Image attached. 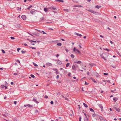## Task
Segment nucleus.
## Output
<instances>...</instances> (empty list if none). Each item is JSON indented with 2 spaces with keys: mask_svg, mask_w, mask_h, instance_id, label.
Returning <instances> with one entry per match:
<instances>
[{
  "mask_svg": "<svg viewBox=\"0 0 121 121\" xmlns=\"http://www.w3.org/2000/svg\"><path fill=\"white\" fill-rule=\"evenodd\" d=\"M73 51L76 53H77V52H78V53L79 54H81V52L80 51H79L77 49H76V48L75 47H74L73 49Z\"/></svg>",
  "mask_w": 121,
  "mask_h": 121,
  "instance_id": "nucleus-1",
  "label": "nucleus"
},
{
  "mask_svg": "<svg viewBox=\"0 0 121 121\" xmlns=\"http://www.w3.org/2000/svg\"><path fill=\"white\" fill-rule=\"evenodd\" d=\"M55 61H57V64L59 65H61L62 64V62L59 60H55Z\"/></svg>",
  "mask_w": 121,
  "mask_h": 121,
  "instance_id": "nucleus-2",
  "label": "nucleus"
},
{
  "mask_svg": "<svg viewBox=\"0 0 121 121\" xmlns=\"http://www.w3.org/2000/svg\"><path fill=\"white\" fill-rule=\"evenodd\" d=\"M99 118L101 121H107L106 119L104 118L102 116H100L99 117Z\"/></svg>",
  "mask_w": 121,
  "mask_h": 121,
  "instance_id": "nucleus-3",
  "label": "nucleus"
},
{
  "mask_svg": "<svg viewBox=\"0 0 121 121\" xmlns=\"http://www.w3.org/2000/svg\"><path fill=\"white\" fill-rule=\"evenodd\" d=\"M72 69L74 71H76L77 70L75 66V65H73L72 67Z\"/></svg>",
  "mask_w": 121,
  "mask_h": 121,
  "instance_id": "nucleus-4",
  "label": "nucleus"
},
{
  "mask_svg": "<svg viewBox=\"0 0 121 121\" xmlns=\"http://www.w3.org/2000/svg\"><path fill=\"white\" fill-rule=\"evenodd\" d=\"M24 107H26V106H28L29 108H31L33 106V105L30 104H28L27 105H24Z\"/></svg>",
  "mask_w": 121,
  "mask_h": 121,
  "instance_id": "nucleus-5",
  "label": "nucleus"
},
{
  "mask_svg": "<svg viewBox=\"0 0 121 121\" xmlns=\"http://www.w3.org/2000/svg\"><path fill=\"white\" fill-rule=\"evenodd\" d=\"M21 17L23 20H25L26 19V17L25 15H22Z\"/></svg>",
  "mask_w": 121,
  "mask_h": 121,
  "instance_id": "nucleus-6",
  "label": "nucleus"
},
{
  "mask_svg": "<svg viewBox=\"0 0 121 121\" xmlns=\"http://www.w3.org/2000/svg\"><path fill=\"white\" fill-rule=\"evenodd\" d=\"M15 26L16 28H20L21 26V25L19 24H17Z\"/></svg>",
  "mask_w": 121,
  "mask_h": 121,
  "instance_id": "nucleus-7",
  "label": "nucleus"
},
{
  "mask_svg": "<svg viewBox=\"0 0 121 121\" xmlns=\"http://www.w3.org/2000/svg\"><path fill=\"white\" fill-rule=\"evenodd\" d=\"M75 33V35H76L78 36H80V37H81L82 36V35L76 32L75 33Z\"/></svg>",
  "mask_w": 121,
  "mask_h": 121,
  "instance_id": "nucleus-8",
  "label": "nucleus"
},
{
  "mask_svg": "<svg viewBox=\"0 0 121 121\" xmlns=\"http://www.w3.org/2000/svg\"><path fill=\"white\" fill-rule=\"evenodd\" d=\"M118 99V98L117 97H114L113 98V100L114 102H116L117 100Z\"/></svg>",
  "mask_w": 121,
  "mask_h": 121,
  "instance_id": "nucleus-9",
  "label": "nucleus"
},
{
  "mask_svg": "<svg viewBox=\"0 0 121 121\" xmlns=\"http://www.w3.org/2000/svg\"><path fill=\"white\" fill-rule=\"evenodd\" d=\"M33 101H34V102L36 103L37 104H38L39 103V102L36 100V99L35 98H34L33 99Z\"/></svg>",
  "mask_w": 121,
  "mask_h": 121,
  "instance_id": "nucleus-10",
  "label": "nucleus"
},
{
  "mask_svg": "<svg viewBox=\"0 0 121 121\" xmlns=\"http://www.w3.org/2000/svg\"><path fill=\"white\" fill-rule=\"evenodd\" d=\"M99 107L102 110H103V107L102 105L101 104H100L99 105Z\"/></svg>",
  "mask_w": 121,
  "mask_h": 121,
  "instance_id": "nucleus-11",
  "label": "nucleus"
},
{
  "mask_svg": "<svg viewBox=\"0 0 121 121\" xmlns=\"http://www.w3.org/2000/svg\"><path fill=\"white\" fill-rule=\"evenodd\" d=\"M101 6H100V5H97V6H95V8H97L98 9H99V8H101Z\"/></svg>",
  "mask_w": 121,
  "mask_h": 121,
  "instance_id": "nucleus-12",
  "label": "nucleus"
},
{
  "mask_svg": "<svg viewBox=\"0 0 121 121\" xmlns=\"http://www.w3.org/2000/svg\"><path fill=\"white\" fill-rule=\"evenodd\" d=\"M91 79L95 83H96L97 82L95 80V79L92 78H91Z\"/></svg>",
  "mask_w": 121,
  "mask_h": 121,
  "instance_id": "nucleus-13",
  "label": "nucleus"
},
{
  "mask_svg": "<svg viewBox=\"0 0 121 121\" xmlns=\"http://www.w3.org/2000/svg\"><path fill=\"white\" fill-rule=\"evenodd\" d=\"M48 9H49L48 8H44V10L45 12H47V11Z\"/></svg>",
  "mask_w": 121,
  "mask_h": 121,
  "instance_id": "nucleus-14",
  "label": "nucleus"
},
{
  "mask_svg": "<svg viewBox=\"0 0 121 121\" xmlns=\"http://www.w3.org/2000/svg\"><path fill=\"white\" fill-rule=\"evenodd\" d=\"M101 57H102L105 60H107L106 59V58L104 57V56L103 55H101Z\"/></svg>",
  "mask_w": 121,
  "mask_h": 121,
  "instance_id": "nucleus-15",
  "label": "nucleus"
},
{
  "mask_svg": "<svg viewBox=\"0 0 121 121\" xmlns=\"http://www.w3.org/2000/svg\"><path fill=\"white\" fill-rule=\"evenodd\" d=\"M63 10L65 11L66 12H69L70 11V10L69 9H64Z\"/></svg>",
  "mask_w": 121,
  "mask_h": 121,
  "instance_id": "nucleus-16",
  "label": "nucleus"
},
{
  "mask_svg": "<svg viewBox=\"0 0 121 121\" xmlns=\"http://www.w3.org/2000/svg\"><path fill=\"white\" fill-rule=\"evenodd\" d=\"M55 1L56 2H64V0H56Z\"/></svg>",
  "mask_w": 121,
  "mask_h": 121,
  "instance_id": "nucleus-17",
  "label": "nucleus"
},
{
  "mask_svg": "<svg viewBox=\"0 0 121 121\" xmlns=\"http://www.w3.org/2000/svg\"><path fill=\"white\" fill-rule=\"evenodd\" d=\"M47 65L48 66H51L52 65V64L51 63H47Z\"/></svg>",
  "mask_w": 121,
  "mask_h": 121,
  "instance_id": "nucleus-18",
  "label": "nucleus"
},
{
  "mask_svg": "<svg viewBox=\"0 0 121 121\" xmlns=\"http://www.w3.org/2000/svg\"><path fill=\"white\" fill-rule=\"evenodd\" d=\"M44 18L43 17L41 18H40V21H42L43 20H44Z\"/></svg>",
  "mask_w": 121,
  "mask_h": 121,
  "instance_id": "nucleus-19",
  "label": "nucleus"
},
{
  "mask_svg": "<svg viewBox=\"0 0 121 121\" xmlns=\"http://www.w3.org/2000/svg\"><path fill=\"white\" fill-rule=\"evenodd\" d=\"M83 105L86 108L88 107L87 105L84 103H83Z\"/></svg>",
  "mask_w": 121,
  "mask_h": 121,
  "instance_id": "nucleus-20",
  "label": "nucleus"
},
{
  "mask_svg": "<svg viewBox=\"0 0 121 121\" xmlns=\"http://www.w3.org/2000/svg\"><path fill=\"white\" fill-rule=\"evenodd\" d=\"M30 42L31 43H32V42H35V43H36V41H33L32 40H30Z\"/></svg>",
  "mask_w": 121,
  "mask_h": 121,
  "instance_id": "nucleus-21",
  "label": "nucleus"
},
{
  "mask_svg": "<svg viewBox=\"0 0 121 121\" xmlns=\"http://www.w3.org/2000/svg\"><path fill=\"white\" fill-rule=\"evenodd\" d=\"M56 73L57 74H58L60 73L58 71L57 69H56Z\"/></svg>",
  "mask_w": 121,
  "mask_h": 121,
  "instance_id": "nucleus-22",
  "label": "nucleus"
},
{
  "mask_svg": "<svg viewBox=\"0 0 121 121\" xmlns=\"http://www.w3.org/2000/svg\"><path fill=\"white\" fill-rule=\"evenodd\" d=\"M75 63H77L78 64H80L81 63V61H79L77 62H75Z\"/></svg>",
  "mask_w": 121,
  "mask_h": 121,
  "instance_id": "nucleus-23",
  "label": "nucleus"
},
{
  "mask_svg": "<svg viewBox=\"0 0 121 121\" xmlns=\"http://www.w3.org/2000/svg\"><path fill=\"white\" fill-rule=\"evenodd\" d=\"M73 6L75 7H82V6L81 5H75L74 6Z\"/></svg>",
  "mask_w": 121,
  "mask_h": 121,
  "instance_id": "nucleus-24",
  "label": "nucleus"
},
{
  "mask_svg": "<svg viewBox=\"0 0 121 121\" xmlns=\"http://www.w3.org/2000/svg\"><path fill=\"white\" fill-rule=\"evenodd\" d=\"M51 8L54 10H57V9L56 8L53 7L52 6L51 7Z\"/></svg>",
  "mask_w": 121,
  "mask_h": 121,
  "instance_id": "nucleus-25",
  "label": "nucleus"
},
{
  "mask_svg": "<svg viewBox=\"0 0 121 121\" xmlns=\"http://www.w3.org/2000/svg\"><path fill=\"white\" fill-rule=\"evenodd\" d=\"M32 5H30V6H29L27 8V9H30V8L32 7Z\"/></svg>",
  "mask_w": 121,
  "mask_h": 121,
  "instance_id": "nucleus-26",
  "label": "nucleus"
},
{
  "mask_svg": "<svg viewBox=\"0 0 121 121\" xmlns=\"http://www.w3.org/2000/svg\"><path fill=\"white\" fill-rule=\"evenodd\" d=\"M89 65L92 66H93L95 65L94 64L92 63H89Z\"/></svg>",
  "mask_w": 121,
  "mask_h": 121,
  "instance_id": "nucleus-27",
  "label": "nucleus"
},
{
  "mask_svg": "<svg viewBox=\"0 0 121 121\" xmlns=\"http://www.w3.org/2000/svg\"><path fill=\"white\" fill-rule=\"evenodd\" d=\"M61 43H57V45L58 46H60L61 45Z\"/></svg>",
  "mask_w": 121,
  "mask_h": 121,
  "instance_id": "nucleus-28",
  "label": "nucleus"
},
{
  "mask_svg": "<svg viewBox=\"0 0 121 121\" xmlns=\"http://www.w3.org/2000/svg\"><path fill=\"white\" fill-rule=\"evenodd\" d=\"M90 111L91 112H94V110L92 108H90Z\"/></svg>",
  "mask_w": 121,
  "mask_h": 121,
  "instance_id": "nucleus-29",
  "label": "nucleus"
},
{
  "mask_svg": "<svg viewBox=\"0 0 121 121\" xmlns=\"http://www.w3.org/2000/svg\"><path fill=\"white\" fill-rule=\"evenodd\" d=\"M35 12L32 10L31 11H30V13L32 14H34V13H35Z\"/></svg>",
  "mask_w": 121,
  "mask_h": 121,
  "instance_id": "nucleus-30",
  "label": "nucleus"
},
{
  "mask_svg": "<svg viewBox=\"0 0 121 121\" xmlns=\"http://www.w3.org/2000/svg\"><path fill=\"white\" fill-rule=\"evenodd\" d=\"M94 112V113L92 114V116L93 117H95L96 115L95 114Z\"/></svg>",
  "mask_w": 121,
  "mask_h": 121,
  "instance_id": "nucleus-31",
  "label": "nucleus"
},
{
  "mask_svg": "<svg viewBox=\"0 0 121 121\" xmlns=\"http://www.w3.org/2000/svg\"><path fill=\"white\" fill-rule=\"evenodd\" d=\"M33 64L35 66L37 67L38 66V65L34 62H33Z\"/></svg>",
  "mask_w": 121,
  "mask_h": 121,
  "instance_id": "nucleus-32",
  "label": "nucleus"
},
{
  "mask_svg": "<svg viewBox=\"0 0 121 121\" xmlns=\"http://www.w3.org/2000/svg\"><path fill=\"white\" fill-rule=\"evenodd\" d=\"M4 85H2L0 87L2 88H4Z\"/></svg>",
  "mask_w": 121,
  "mask_h": 121,
  "instance_id": "nucleus-33",
  "label": "nucleus"
},
{
  "mask_svg": "<svg viewBox=\"0 0 121 121\" xmlns=\"http://www.w3.org/2000/svg\"><path fill=\"white\" fill-rule=\"evenodd\" d=\"M5 86H6L8 85V83L7 82L5 81L4 83Z\"/></svg>",
  "mask_w": 121,
  "mask_h": 121,
  "instance_id": "nucleus-34",
  "label": "nucleus"
},
{
  "mask_svg": "<svg viewBox=\"0 0 121 121\" xmlns=\"http://www.w3.org/2000/svg\"><path fill=\"white\" fill-rule=\"evenodd\" d=\"M70 64L69 63H68L66 65V66L67 67H68L69 65Z\"/></svg>",
  "mask_w": 121,
  "mask_h": 121,
  "instance_id": "nucleus-35",
  "label": "nucleus"
},
{
  "mask_svg": "<svg viewBox=\"0 0 121 121\" xmlns=\"http://www.w3.org/2000/svg\"><path fill=\"white\" fill-rule=\"evenodd\" d=\"M82 117L81 116H80L79 119V121H81Z\"/></svg>",
  "mask_w": 121,
  "mask_h": 121,
  "instance_id": "nucleus-36",
  "label": "nucleus"
},
{
  "mask_svg": "<svg viewBox=\"0 0 121 121\" xmlns=\"http://www.w3.org/2000/svg\"><path fill=\"white\" fill-rule=\"evenodd\" d=\"M30 76L32 78H34L35 77V76L32 74H31L30 75Z\"/></svg>",
  "mask_w": 121,
  "mask_h": 121,
  "instance_id": "nucleus-37",
  "label": "nucleus"
},
{
  "mask_svg": "<svg viewBox=\"0 0 121 121\" xmlns=\"http://www.w3.org/2000/svg\"><path fill=\"white\" fill-rule=\"evenodd\" d=\"M26 51H24L23 50H22L21 51V52L23 54L24 53L26 52Z\"/></svg>",
  "mask_w": 121,
  "mask_h": 121,
  "instance_id": "nucleus-38",
  "label": "nucleus"
},
{
  "mask_svg": "<svg viewBox=\"0 0 121 121\" xmlns=\"http://www.w3.org/2000/svg\"><path fill=\"white\" fill-rule=\"evenodd\" d=\"M71 56L72 58H73L74 57V56L73 54H72L71 55Z\"/></svg>",
  "mask_w": 121,
  "mask_h": 121,
  "instance_id": "nucleus-39",
  "label": "nucleus"
},
{
  "mask_svg": "<svg viewBox=\"0 0 121 121\" xmlns=\"http://www.w3.org/2000/svg\"><path fill=\"white\" fill-rule=\"evenodd\" d=\"M88 11L92 13V12H93V10H88Z\"/></svg>",
  "mask_w": 121,
  "mask_h": 121,
  "instance_id": "nucleus-40",
  "label": "nucleus"
},
{
  "mask_svg": "<svg viewBox=\"0 0 121 121\" xmlns=\"http://www.w3.org/2000/svg\"><path fill=\"white\" fill-rule=\"evenodd\" d=\"M116 110L117 112H120V109L119 108H117V109H116Z\"/></svg>",
  "mask_w": 121,
  "mask_h": 121,
  "instance_id": "nucleus-41",
  "label": "nucleus"
},
{
  "mask_svg": "<svg viewBox=\"0 0 121 121\" xmlns=\"http://www.w3.org/2000/svg\"><path fill=\"white\" fill-rule=\"evenodd\" d=\"M1 51L2 52V53H5V51H4V50H3V49H2L1 50Z\"/></svg>",
  "mask_w": 121,
  "mask_h": 121,
  "instance_id": "nucleus-42",
  "label": "nucleus"
},
{
  "mask_svg": "<svg viewBox=\"0 0 121 121\" xmlns=\"http://www.w3.org/2000/svg\"><path fill=\"white\" fill-rule=\"evenodd\" d=\"M85 85H88L89 84V83H88L86 82L85 81Z\"/></svg>",
  "mask_w": 121,
  "mask_h": 121,
  "instance_id": "nucleus-43",
  "label": "nucleus"
},
{
  "mask_svg": "<svg viewBox=\"0 0 121 121\" xmlns=\"http://www.w3.org/2000/svg\"><path fill=\"white\" fill-rule=\"evenodd\" d=\"M92 13H93L94 14H95L96 13H97L96 12H95V11H93V12H92Z\"/></svg>",
  "mask_w": 121,
  "mask_h": 121,
  "instance_id": "nucleus-44",
  "label": "nucleus"
},
{
  "mask_svg": "<svg viewBox=\"0 0 121 121\" xmlns=\"http://www.w3.org/2000/svg\"><path fill=\"white\" fill-rule=\"evenodd\" d=\"M21 49L20 48H18L17 49V51L18 52H19V50H20V49Z\"/></svg>",
  "mask_w": 121,
  "mask_h": 121,
  "instance_id": "nucleus-45",
  "label": "nucleus"
},
{
  "mask_svg": "<svg viewBox=\"0 0 121 121\" xmlns=\"http://www.w3.org/2000/svg\"><path fill=\"white\" fill-rule=\"evenodd\" d=\"M104 49L105 50H107L108 51H110L109 49H107V48Z\"/></svg>",
  "mask_w": 121,
  "mask_h": 121,
  "instance_id": "nucleus-46",
  "label": "nucleus"
},
{
  "mask_svg": "<svg viewBox=\"0 0 121 121\" xmlns=\"http://www.w3.org/2000/svg\"><path fill=\"white\" fill-rule=\"evenodd\" d=\"M44 98L47 99V98H48V96L47 95H45L44 96Z\"/></svg>",
  "mask_w": 121,
  "mask_h": 121,
  "instance_id": "nucleus-47",
  "label": "nucleus"
},
{
  "mask_svg": "<svg viewBox=\"0 0 121 121\" xmlns=\"http://www.w3.org/2000/svg\"><path fill=\"white\" fill-rule=\"evenodd\" d=\"M16 61H17V62L19 63L20 64V60H16Z\"/></svg>",
  "mask_w": 121,
  "mask_h": 121,
  "instance_id": "nucleus-48",
  "label": "nucleus"
},
{
  "mask_svg": "<svg viewBox=\"0 0 121 121\" xmlns=\"http://www.w3.org/2000/svg\"><path fill=\"white\" fill-rule=\"evenodd\" d=\"M116 91V89H114L113 90H111V92H113L115 91Z\"/></svg>",
  "mask_w": 121,
  "mask_h": 121,
  "instance_id": "nucleus-49",
  "label": "nucleus"
},
{
  "mask_svg": "<svg viewBox=\"0 0 121 121\" xmlns=\"http://www.w3.org/2000/svg\"><path fill=\"white\" fill-rule=\"evenodd\" d=\"M117 53L119 55L121 56V55L119 54L118 51L117 52Z\"/></svg>",
  "mask_w": 121,
  "mask_h": 121,
  "instance_id": "nucleus-50",
  "label": "nucleus"
},
{
  "mask_svg": "<svg viewBox=\"0 0 121 121\" xmlns=\"http://www.w3.org/2000/svg\"><path fill=\"white\" fill-rule=\"evenodd\" d=\"M10 38L12 39H15V38L14 37H10Z\"/></svg>",
  "mask_w": 121,
  "mask_h": 121,
  "instance_id": "nucleus-51",
  "label": "nucleus"
},
{
  "mask_svg": "<svg viewBox=\"0 0 121 121\" xmlns=\"http://www.w3.org/2000/svg\"><path fill=\"white\" fill-rule=\"evenodd\" d=\"M71 74V73H69L68 74V76L69 77L70 76Z\"/></svg>",
  "mask_w": 121,
  "mask_h": 121,
  "instance_id": "nucleus-52",
  "label": "nucleus"
},
{
  "mask_svg": "<svg viewBox=\"0 0 121 121\" xmlns=\"http://www.w3.org/2000/svg\"><path fill=\"white\" fill-rule=\"evenodd\" d=\"M42 32H43V34H46V33L45 32L43 31H42Z\"/></svg>",
  "mask_w": 121,
  "mask_h": 121,
  "instance_id": "nucleus-53",
  "label": "nucleus"
},
{
  "mask_svg": "<svg viewBox=\"0 0 121 121\" xmlns=\"http://www.w3.org/2000/svg\"><path fill=\"white\" fill-rule=\"evenodd\" d=\"M53 102L52 101H51V102H50V103L51 104H53Z\"/></svg>",
  "mask_w": 121,
  "mask_h": 121,
  "instance_id": "nucleus-54",
  "label": "nucleus"
},
{
  "mask_svg": "<svg viewBox=\"0 0 121 121\" xmlns=\"http://www.w3.org/2000/svg\"><path fill=\"white\" fill-rule=\"evenodd\" d=\"M59 78V75H57L56 77V78L57 79H58Z\"/></svg>",
  "mask_w": 121,
  "mask_h": 121,
  "instance_id": "nucleus-55",
  "label": "nucleus"
},
{
  "mask_svg": "<svg viewBox=\"0 0 121 121\" xmlns=\"http://www.w3.org/2000/svg\"><path fill=\"white\" fill-rule=\"evenodd\" d=\"M65 98V100H68V99L67 98H66L65 97H64Z\"/></svg>",
  "mask_w": 121,
  "mask_h": 121,
  "instance_id": "nucleus-56",
  "label": "nucleus"
},
{
  "mask_svg": "<svg viewBox=\"0 0 121 121\" xmlns=\"http://www.w3.org/2000/svg\"><path fill=\"white\" fill-rule=\"evenodd\" d=\"M104 74L105 75H108V73H104Z\"/></svg>",
  "mask_w": 121,
  "mask_h": 121,
  "instance_id": "nucleus-57",
  "label": "nucleus"
},
{
  "mask_svg": "<svg viewBox=\"0 0 121 121\" xmlns=\"http://www.w3.org/2000/svg\"><path fill=\"white\" fill-rule=\"evenodd\" d=\"M30 48H32V49H36V48H35V47H30Z\"/></svg>",
  "mask_w": 121,
  "mask_h": 121,
  "instance_id": "nucleus-58",
  "label": "nucleus"
},
{
  "mask_svg": "<svg viewBox=\"0 0 121 121\" xmlns=\"http://www.w3.org/2000/svg\"><path fill=\"white\" fill-rule=\"evenodd\" d=\"M4 115L6 116H8V113H6L4 114Z\"/></svg>",
  "mask_w": 121,
  "mask_h": 121,
  "instance_id": "nucleus-59",
  "label": "nucleus"
},
{
  "mask_svg": "<svg viewBox=\"0 0 121 121\" xmlns=\"http://www.w3.org/2000/svg\"><path fill=\"white\" fill-rule=\"evenodd\" d=\"M61 99H62V98H64L65 97H64V96H63V95H61Z\"/></svg>",
  "mask_w": 121,
  "mask_h": 121,
  "instance_id": "nucleus-60",
  "label": "nucleus"
},
{
  "mask_svg": "<svg viewBox=\"0 0 121 121\" xmlns=\"http://www.w3.org/2000/svg\"><path fill=\"white\" fill-rule=\"evenodd\" d=\"M59 56V55L58 54H57L56 55V56L58 57Z\"/></svg>",
  "mask_w": 121,
  "mask_h": 121,
  "instance_id": "nucleus-61",
  "label": "nucleus"
},
{
  "mask_svg": "<svg viewBox=\"0 0 121 121\" xmlns=\"http://www.w3.org/2000/svg\"><path fill=\"white\" fill-rule=\"evenodd\" d=\"M78 108L79 109H80L81 108V107L80 106V105H78Z\"/></svg>",
  "mask_w": 121,
  "mask_h": 121,
  "instance_id": "nucleus-62",
  "label": "nucleus"
},
{
  "mask_svg": "<svg viewBox=\"0 0 121 121\" xmlns=\"http://www.w3.org/2000/svg\"><path fill=\"white\" fill-rule=\"evenodd\" d=\"M17 73H14L13 74L14 75H17Z\"/></svg>",
  "mask_w": 121,
  "mask_h": 121,
  "instance_id": "nucleus-63",
  "label": "nucleus"
},
{
  "mask_svg": "<svg viewBox=\"0 0 121 121\" xmlns=\"http://www.w3.org/2000/svg\"><path fill=\"white\" fill-rule=\"evenodd\" d=\"M4 87H5V90L7 88V86H5Z\"/></svg>",
  "mask_w": 121,
  "mask_h": 121,
  "instance_id": "nucleus-64",
  "label": "nucleus"
}]
</instances>
